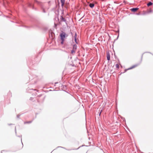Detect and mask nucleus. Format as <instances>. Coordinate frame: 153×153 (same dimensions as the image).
Returning <instances> with one entry per match:
<instances>
[{
  "instance_id": "nucleus-1",
  "label": "nucleus",
  "mask_w": 153,
  "mask_h": 153,
  "mask_svg": "<svg viewBox=\"0 0 153 153\" xmlns=\"http://www.w3.org/2000/svg\"><path fill=\"white\" fill-rule=\"evenodd\" d=\"M60 36L61 39L62 40H65V38L68 36V35L66 34L65 33L62 32L60 34Z\"/></svg>"
},
{
  "instance_id": "nucleus-2",
  "label": "nucleus",
  "mask_w": 153,
  "mask_h": 153,
  "mask_svg": "<svg viewBox=\"0 0 153 153\" xmlns=\"http://www.w3.org/2000/svg\"><path fill=\"white\" fill-rule=\"evenodd\" d=\"M138 8H133L131 9V10L132 11L135 12H136L138 10Z\"/></svg>"
},
{
  "instance_id": "nucleus-3",
  "label": "nucleus",
  "mask_w": 153,
  "mask_h": 153,
  "mask_svg": "<svg viewBox=\"0 0 153 153\" xmlns=\"http://www.w3.org/2000/svg\"><path fill=\"white\" fill-rule=\"evenodd\" d=\"M138 65H133L130 68H128L127 70H130V69H133V68H134L135 67H137V66Z\"/></svg>"
},
{
  "instance_id": "nucleus-4",
  "label": "nucleus",
  "mask_w": 153,
  "mask_h": 153,
  "mask_svg": "<svg viewBox=\"0 0 153 153\" xmlns=\"http://www.w3.org/2000/svg\"><path fill=\"white\" fill-rule=\"evenodd\" d=\"M61 6L63 7L65 4V0H61Z\"/></svg>"
},
{
  "instance_id": "nucleus-5",
  "label": "nucleus",
  "mask_w": 153,
  "mask_h": 153,
  "mask_svg": "<svg viewBox=\"0 0 153 153\" xmlns=\"http://www.w3.org/2000/svg\"><path fill=\"white\" fill-rule=\"evenodd\" d=\"M107 58L108 60H109L110 59V55L109 53H107Z\"/></svg>"
},
{
  "instance_id": "nucleus-6",
  "label": "nucleus",
  "mask_w": 153,
  "mask_h": 153,
  "mask_svg": "<svg viewBox=\"0 0 153 153\" xmlns=\"http://www.w3.org/2000/svg\"><path fill=\"white\" fill-rule=\"evenodd\" d=\"M76 48H77V46H76V45H74V46H73V49L74 50L76 51Z\"/></svg>"
},
{
  "instance_id": "nucleus-7",
  "label": "nucleus",
  "mask_w": 153,
  "mask_h": 153,
  "mask_svg": "<svg viewBox=\"0 0 153 153\" xmlns=\"http://www.w3.org/2000/svg\"><path fill=\"white\" fill-rule=\"evenodd\" d=\"M89 6L91 8H93L94 6V4L93 3H90L89 4Z\"/></svg>"
},
{
  "instance_id": "nucleus-8",
  "label": "nucleus",
  "mask_w": 153,
  "mask_h": 153,
  "mask_svg": "<svg viewBox=\"0 0 153 153\" xmlns=\"http://www.w3.org/2000/svg\"><path fill=\"white\" fill-rule=\"evenodd\" d=\"M152 3L151 2H150L147 4V5L148 6H149L152 5Z\"/></svg>"
},
{
  "instance_id": "nucleus-9",
  "label": "nucleus",
  "mask_w": 153,
  "mask_h": 153,
  "mask_svg": "<svg viewBox=\"0 0 153 153\" xmlns=\"http://www.w3.org/2000/svg\"><path fill=\"white\" fill-rule=\"evenodd\" d=\"M75 51H76L74 50L73 49L71 51V53L72 54H74V53H75Z\"/></svg>"
},
{
  "instance_id": "nucleus-10",
  "label": "nucleus",
  "mask_w": 153,
  "mask_h": 153,
  "mask_svg": "<svg viewBox=\"0 0 153 153\" xmlns=\"http://www.w3.org/2000/svg\"><path fill=\"white\" fill-rule=\"evenodd\" d=\"M116 68H117V69H119V65L118 64H116Z\"/></svg>"
},
{
  "instance_id": "nucleus-11",
  "label": "nucleus",
  "mask_w": 153,
  "mask_h": 153,
  "mask_svg": "<svg viewBox=\"0 0 153 153\" xmlns=\"http://www.w3.org/2000/svg\"><path fill=\"white\" fill-rule=\"evenodd\" d=\"M62 21H65V19L64 18H63V17H62Z\"/></svg>"
},
{
  "instance_id": "nucleus-12",
  "label": "nucleus",
  "mask_w": 153,
  "mask_h": 153,
  "mask_svg": "<svg viewBox=\"0 0 153 153\" xmlns=\"http://www.w3.org/2000/svg\"><path fill=\"white\" fill-rule=\"evenodd\" d=\"M62 40V42H61V44H63V43H64V42L65 40Z\"/></svg>"
},
{
  "instance_id": "nucleus-13",
  "label": "nucleus",
  "mask_w": 153,
  "mask_h": 153,
  "mask_svg": "<svg viewBox=\"0 0 153 153\" xmlns=\"http://www.w3.org/2000/svg\"><path fill=\"white\" fill-rule=\"evenodd\" d=\"M31 123V121L26 122L25 123Z\"/></svg>"
},
{
  "instance_id": "nucleus-14",
  "label": "nucleus",
  "mask_w": 153,
  "mask_h": 153,
  "mask_svg": "<svg viewBox=\"0 0 153 153\" xmlns=\"http://www.w3.org/2000/svg\"><path fill=\"white\" fill-rule=\"evenodd\" d=\"M102 111V110H101V112H100V114H99V115L100 116V114H101V113Z\"/></svg>"
},
{
  "instance_id": "nucleus-15",
  "label": "nucleus",
  "mask_w": 153,
  "mask_h": 153,
  "mask_svg": "<svg viewBox=\"0 0 153 153\" xmlns=\"http://www.w3.org/2000/svg\"><path fill=\"white\" fill-rule=\"evenodd\" d=\"M75 41H76V38H75Z\"/></svg>"
}]
</instances>
